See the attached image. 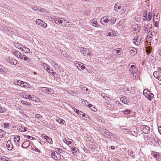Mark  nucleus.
Returning a JSON list of instances; mask_svg holds the SVG:
<instances>
[{
  "label": "nucleus",
  "instance_id": "nucleus-1",
  "mask_svg": "<svg viewBox=\"0 0 161 161\" xmlns=\"http://www.w3.org/2000/svg\"><path fill=\"white\" fill-rule=\"evenodd\" d=\"M129 71L131 73L133 77H136L138 76V68L135 65H131L129 69Z\"/></svg>",
  "mask_w": 161,
  "mask_h": 161
},
{
  "label": "nucleus",
  "instance_id": "nucleus-2",
  "mask_svg": "<svg viewBox=\"0 0 161 161\" xmlns=\"http://www.w3.org/2000/svg\"><path fill=\"white\" fill-rule=\"evenodd\" d=\"M51 155L52 157L56 160H59L61 158L60 154L56 151L52 152Z\"/></svg>",
  "mask_w": 161,
  "mask_h": 161
},
{
  "label": "nucleus",
  "instance_id": "nucleus-3",
  "mask_svg": "<svg viewBox=\"0 0 161 161\" xmlns=\"http://www.w3.org/2000/svg\"><path fill=\"white\" fill-rule=\"evenodd\" d=\"M41 90L43 92L47 93L49 94H53L54 92L53 89L49 88L42 87Z\"/></svg>",
  "mask_w": 161,
  "mask_h": 161
},
{
  "label": "nucleus",
  "instance_id": "nucleus-4",
  "mask_svg": "<svg viewBox=\"0 0 161 161\" xmlns=\"http://www.w3.org/2000/svg\"><path fill=\"white\" fill-rule=\"evenodd\" d=\"M108 18L109 16H107L102 17L100 19L101 24L103 25H106V24L109 22Z\"/></svg>",
  "mask_w": 161,
  "mask_h": 161
},
{
  "label": "nucleus",
  "instance_id": "nucleus-5",
  "mask_svg": "<svg viewBox=\"0 0 161 161\" xmlns=\"http://www.w3.org/2000/svg\"><path fill=\"white\" fill-rule=\"evenodd\" d=\"M141 40L140 37L136 36L134 38L133 40V42L136 45L138 46L140 45Z\"/></svg>",
  "mask_w": 161,
  "mask_h": 161
},
{
  "label": "nucleus",
  "instance_id": "nucleus-6",
  "mask_svg": "<svg viewBox=\"0 0 161 161\" xmlns=\"http://www.w3.org/2000/svg\"><path fill=\"white\" fill-rule=\"evenodd\" d=\"M143 132L145 134H147L150 132V128L147 125H143L142 126Z\"/></svg>",
  "mask_w": 161,
  "mask_h": 161
},
{
  "label": "nucleus",
  "instance_id": "nucleus-7",
  "mask_svg": "<svg viewBox=\"0 0 161 161\" xmlns=\"http://www.w3.org/2000/svg\"><path fill=\"white\" fill-rule=\"evenodd\" d=\"M20 137L18 135L15 136L14 138V142L17 146H19Z\"/></svg>",
  "mask_w": 161,
  "mask_h": 161
},
{
  "label": "nucleus",
  "instance_id": "nucleus-8",
  "mask_svg": "<svg viewBox=\"0 0 161 161\" xmlns=\"http://www.w3.org/2000/svg\"><path fill=\"white\" fill-rule=\"evenodd\" d=\"M6 146L9 150H12L13 148V146L10 140H8L7 142Z\"/></svg>",
  "mask_w": 161,
  "mask_h": 161
},
{
  "label": "nucleus",
  "instance_id": "nucleus-9",
  "mask_svg": "<svg viewBox=\"0 0 161 161\" xmlns=\"http://www.w3.org/2000/svg\"><path fill=\"white\" fill-rule=\"evenodd\" d=\"M41 65L47 72H49L51 70L49 68V65L46 63H42Z\"/></svg>",
  "mask_w": 161,
  "mask_h": 161
},
{
  "label": "nucleus",
  "instance_id": "nucleus-10",
  "mask_svg": "<svg viewBox=\"0 0 161 161\" xmlns=\"http://www.w3.org/2000/svg\"><path fill=\"white\" fill-rule=\"evenodd\" d=\"M15 55L18 58L20 59H23V55H22L18 51H16L15 52Z\"/></svg>",
  "mask_w": 161,
  "mask_h": 161
},
{
  "label": "nucleus",
  "instance_id": "nucleus-11",
  "mask_svg": "<svg viewBox=\"0 0 161 161\" xmlns=\"http://www.w3.org/2000/svg\"><path fill=\"white\" fill-rule=\"evenodd\" d=\"M60 19H62L64 21V24L65 27H68L70 25L71 23L64 19V18H61Z\"/></svg>",
  "mask_w": 161,
  "mask_h": 161
},
{
  "label": "nucleus",
  "instance_id": "nucleus-12",
  "mask_svg": "<svg viewBox=\"0 0 161 161\" xmlns=\"http://www.w3.org/2000/svg\"><path fill=\"white\" fill-rule=\"evenodd\" d=\"M8 62L9 64L14 65L16 64L18 62L15 59L13 58H10Z\"/></svg>",
  "mask_w": 161,
  "mask_h": 161
},
{
  "label": "nucleus",
  "instance_id": "nucleus-13",
  "mask_svg": "<svg viewBox=\"0 0 161 161\" xmlns=\"http://www.w3.org/2000/svg\"><path fill=\"white\" fill-rule=\"evenodd\" d=\"M130 53L132 56H134L136 54L137 50L135 48L132 47V49L130 50Z\"/></svg>",
  "mask_w": 161,
  "mask_h": 161
},
{
  "label": "nucleus",
  "instance_id": "nucleus-14",
  "mask_svg": "<svg viewBox=\"0 0 161 161\" xmlns=\"http://www.w3.org/2000/svg\"><path fill=\"white\" fill-rule=\"evenodd\" d=\"M121 7L120 5H119L118 4H116L115 5V6L114 8V10L117 12L119 11L120 9H121Z\"/></svg>",
  "mask_w": 161,
  "mask_h": 161
},
{
  "label": "nucleus",
  "instance_id": "nucleus-15",
  "mask_svg": "<svg viewBox=\"0 0 161 161\" xmlns=\"http://www.w3.org/2000/svg\"><path fill=\"white\" fill-rule=\"evenodd\" d=\"M22 81L20 80H15L14 81V83L19 86H21Z\"/></svg>",
  "mask_w": 161,
  "mask_h": 161
},
{
  "label": "nucleus",
  "instance_id": "nucleus-16",
  "mask_svg": "<svg viewBox=\"0 0 161 161\" xmlns=\"http://www.w3.org/2000/svg\"><path fill=\"white\" fill-rule=\"evenodd\" d=\"M56 120L58 122L59 124H64L65 123V121L59 118H57L56 119Z\"/></svg>",
  "mask_w": 161,
  "mask_h": 161
},
{
  "label": "nucleus",
  "instance_id": "nucleus-17",
  "mask_svg": "<svg viewBox=\"0 0 161 161\" xmlns=\"http://www.w3.org/2000/svg\"><path fill=\"white\" fill-rule=\"evenodd\" d=\"M31 100L36 102H39L40 101V99L39 98H37L34 95L32 96V97Z\"/></svg>",
  "mask_w": 161,
  "mask_h": 161
},
{
  "label": "nucleus",
  "instance_id": "nucleus-18",
  "mask_svg": "<svg viewBox=\"0 0 161 161\" xmlns=\"http://www.w3.org/2000/svg\"><path fill=\"white\" fill-rule=\"evenodd\" d=\"M21 86L26 88L30 87V85L28 83L22 81Z\"/></svg>",
  "mask_w": 161,
  "mask_h": 161
},
{
  "label": "nucleus",
  "instance_id": "nucleus-19",
  "mask_svg": "<svg viewBox=\"0 0 161 161\" xmlns=\"http://www.w3.org/2000/svg\"><path fill=\"white\" fill-rule=\"evenodd\" d=\"M23 59H24V60L25 61H26L27 62V63H30L31 62V60L30 59V58L25 55H23V57L22 58Z\"/></svg>",
  "mask_w": 161,
  "mask_h": 161
},
{
  "label": "nucleus",
  "instance_id": "nucleus-20",
  "mask_svg": "<svg viewBox=\"0 0 161 161\" xmlns=\"http://www.w3.org/2000/svg\"><path fill=\"white\" fill-rule=\"evenodd\" d=\"M26 129V128L24 126H19L18 127V130L20 132H25Z\"/></svg>",
  "mask_w": 161,
  "mask_h": 161
},
{
  "label": "nucleus",
  "instance_id": "nucleus-21",
  "mask_svg": "<svg viewBox=\"0 0 161 161\" xmlns=\"http://www.w3.org/2000/svg\"><path fill=\"white\" fill-rule=\"evenodd\" d=\"M50 63L51 64H52V65H53L54 66L55 69H58V65L55 62L52 61L51 62L50 61Z\"/></svg>",
  "mask_w": 161,
  "mask_h": 161
},
{
  "label": "nucleus",
  "instance_id": "nucleus-22",
  "mask_svg": "<svg viewBox=\"0 0 161 161\" xmlns=\"http://www.w3.org/2000/svg\"><path fill=\"white\" fill-rule=\"evenodd\" d=\"M51 19L52 21L54 22L56 24H57V20H58V17L55 16H52L51 17Z\"/></svg>",
  "mask_w": 161,
  "mask_h": 161
},
{
  "label": "nucleus",
  "instance_id": "nucleus-23",
  "mask_svg": "<svg viewBox=\"0 0 161 161\" xmlns=\"http://www.w3.org/2000/svg\"><path fill=\"white\" fill-rule=\"evenodd\" d=\"M123 113L124 115H128L130 114L131 112V111L128 109H126L125 110L123 111Z\"/></svg>",
  "mask_w": 161,
  "mask_h": 161
},
{
  "label": "nucleus",
  "instance_id": "nucleus-24",
  "mask_svg": "<svg viewBox=\"0 0 161 161\" xmlns=\"http://www.w3.org/2000/svg\"><path fill=\"white\" fill-rule=\"evenodd\" d=\"M153 97L154 95L153 94L151 93V94H148L146 97H147V99L149 100L150 101H151V100H152Z\"/></svg>",
  "mask_w": 161,
  "mask_h": 161
},
{
  "label": "nucleus",
  "instance_id": "nucleus-25",
  "mask_svg": "<svg viewBox=\"0 0 161 161\" xmlns=\"http://www.w3.org/2000/svg\"><path fill=\"white\" fill-rule=\"evenodd\" d=\"M36 23L38 25L42 26V23H43V21H42L41 19H38L36 20Z\"/></svg>",
  "mask_w": 161,
  "mask_h": 161
},
{
  "label": "nucleus",
  "instance_id": "nucleus-26",
  "mask_svg": "<svg viewBox=\"0 0 161 161\" xmlns=\"http://www.w3.org/2000/svg\"><path fill=\"white\" fill-rule=\"evenodd\" d=\"M143 93L145 97H146L147 96V95L148 94H151L150 92L148 91L146 89H145L144 90Z\"/></svg>",
  "mask_w": 161,
  "mask_h": 161
},
{
  "label": "nucleus",
  "instance_id": "nucleus-27",
  "mask_svg": "<svg viewBox=\"0 0 161 161\" xmlns=\"http://www.w3.org/2000/svg\"><path fill=\"white\" fill-rule=\"evenodd\" d=\"M116 20V19L114 17H113L111 18L109 21L111 24L113 25L115 22Z\"/></svg>",
  "mask_w": 161,
  "mask_h": 161
},
{
  "label": "nucleus",
  "instance_id": "nucleus-28",
  "mask_svg": "<svg viewBox=\"0 0 161 161\" xmlns=\"http://www.w3.org/2000/svg\"><path fill=\"white\" fill-rule=\"evenodd\" d=\"M122 131H123L125 134H129L130 132V131L129 129H126L125 128L121 129Z\"/></svg>",
  "mask_w": 161,
  "mask_h": 161
},
{
  "label": "nucleus",
  "instance_id": "nucleus-29",
  "mask_svg": "<svg viewBox=\"0 0 161 161\" xmlns=\"http://www.w3.org/2000/svg\"><path fill=\"white\" fill-rule=\"evenodd\" d=\"M5 132L2 130L0 129V138H2L5 136Z\"/></svg>",
  "mask_w": 161,
  "mask_h": 161
},
{
  "label": "nucleus",
  "instance_id": "nucleus-30",
  "mask_svg": "<svg viewBox=\"0 0 161 161\" xmlns=\"http://www.w3.org/2000/svg\"><path fill=\"white\" fill-rule=\"evenodd\" d=\"M135 27L134 28V31L136 32H138L140 29V26L138 25H135Z\"/></svg>",
  "mask_w": 161,
  "mask_h": 161
},
{
  "label": "nucleus",
  "instance_id": "nucleus-31",
  "mask_svg": "<svg viewBox=\"0 0 161 161\" xmlns=\"http://www.w3.org/2000/svg\"><path fill=\"white\" fill-rule=\"evenodd\" d=\"M3 126L5 128H8L10 127L11 125L10 123H4Z\"/></svg>",
  "mask_w": 161,
  "mask_h": 161
},
{
  "label": "nucleus",
  "instance_id": "nucleus-32",
  "mask_svg": "<svg viewBox=\"0 0 161 161\" xmlns=\"http://www.w3.org/2000/svg\"><path fill=\"white\" fill-rule=\"evenodd\" d=\"M120 100L122 101L123 103L125 104H126V103L127 102L126 98L124 97H121L120 99Z\"/></svg>",
  "mask_w": 161,
  "mask_h": 161
},
{
  "label": "nucleus",
  "instance_id": "nucleus-33",
  "mask_svg": "<svg viewBox=\"0 0 161 161\" xmlns=\"http://www.w3.org/2000/svg\"><path fill=\"white\" fill-rule=\"evenodd\" d=\"M154 76L156 79L159 75V73L157 71H154L153 73Z\"/></svg>",
  "mask_w": 161,
  "mask_h": 161
},
{
  "label": "nucleus",
  "instance_id": "nucleus-34",
  "mask_svg": "<svg viewBox=\"0 0 161 161\" xmlns=\"http://www.w3.org/2000/svg\"><path fill=\"white\" fill-rule=\"evenodd\" d=\"M21 103L22 104L24 105H27L28 106H30L31 105V104L30 103H29L26 102L24 101L23 100H22L21 101Z\"/></svg>",
  "mask_w": 161,
  "mask_h": 161
},
{
  "label": "nucleus",
  "instance_id": "nucleus-35",
  "mask_svg": "<svg viewBox=\"0 0 161 161\" xmlns=\"http://www.w3.org/2000/svg\"><path fill=\"white\" fill-rule=\"evenodd\" d=\"M77 114L80 117H83L85 116V114L82 112L81 111H79V112L77 113Z\"/></svg>",
  "mask_w": 161,
  "mask_h": 161
},
{
  "label": "nucleus",
  "instance_id": "nucleus-36",
  "mask_svg": "<svg viewBox=\"0 0 161 161\" xmlns=\"http://www.w3.org/2000/svg\"><path fill=\"white\" fill-rule=\"evenodd\" d=\"M4 69V67L0 64V72L3 74L5 73Z\"/></svg>",
  "mask_w": 161,
  "mask_h": 161
},
{
  "label": "nucleus",
  "instance_id": "nucleus-37",
  "mask_svg": "<svg viewBox=\"0 0 161 161\" xmlns=\"http://www.w3.org/2000/svg\"><path fill=\"white\" fill-rule=\"evenodd\" d=\"M32 97V96L31 95L26 94L25 95V98L27 99H29L31 100Z\"/></svg>",
  "mask_w": 161,
  "mask_h": 161
},
{
  "label": "nucleus",
  "instance_id": "nucleus-38",
  "mask_svg": "<svg viewBox=\"0 0 161 161\" xmlns=\"http://www.w3.org/2000/svg\"><path fill=\"white\" fill-rule=\"evenodd\" d=\"M47 142L49 143L53 144V141L52 139L48 137L47 139H46Z\"/></svg>",
  "mask_w": 161,
  "mask_h": 161
},
{
  "label": "nucleus",
  "instance_id": "nucleus-39",
  "mask_svg": "<svg viewBox=\"0 0 161 161\" xmlns=\"http://www.w3.org/2000/svg\"><path fill=\"white\" fill-rule=\"evenodd\" d=\"M81 103L84 105H86V106H87L88 105V104L89 103L86 100H83L82 101Z\"/></svg>",
  "mask_w": 161,
  "mask_h": 161
},
{
  "label": "nucleus",
  "instance_id": "nucleus-40",
  "mask_svg": "<svg viewBox=\"0 0 161 161\" xmlns=\"http://www.w3.org/2000/svg\"><path fill=\"white\" fill-rule=\"evenodd\" d=\"M111 31L112 32H109L108 33L107 35L109 36H114V33L113 30H111Z\"/></svg>",
  "mask_w": 161,
  "mask_h": 161
},
{
  "label": "nucleus",
  "instance_id": "nucleus-41",
  "mask_svg": "<svg viewBox=\"0 0 161 161\" xmlns=\"http://www.w3.org/2000/svg\"><path fill=\"white\" fill-rule=\"evenodd\" d=\"M78 150V149H76V148L74 147H73L71 148V151L73 153H74V152H76Z\"/></svg>",
  "mask_w": 161,
  "mask_h": 161
},
{
  "label": "nucleus",
  "instance_id": "nucleus-42",
  "mask_svg": "<svg viewBox=\"0 0 161 161\" xmlns=\"http://www.w3.org/2000/svg\"><path fill=\"white\" fill-rule=\"evenodd\" d=\"M31 149L32 150L39 153L40 150L37 148L35 147H32Z\"/></svg>",
  "mask_w": 161,
  "mask_h": 161
},
{
  "label": "nucleus",
  "instance_id": "nucleus-43",
  "mask_svg": "<svg viewBox=\"0 0 161 161\" xmlns=\"http://www.w3.org/2000/svg\"><path fill=\"white\" fill-rule=\"evenodd\" d=\"M42 117V116L39 114H36L35 115V118L37 119H41Z\"/></svg>",
  "mask_w": 161,
  "mask_h": 161
},
{
  "label": "nucleus",
  "instance_id": "nucleus-44",
  "mask_svg": "<svg viewBox=\"0 0 161 161\" xmlns=\"http://www.w3.org/2000/svg\"><path fill=\"white\" fill-rule=\"evenodd\" d=\"M93 20L94 19L92 20V21H93L92 23V25L96 27L98 25L97 23V21H95V20Z\"/></svg>",
  "mask_w": 161,
  "mask_h": 161
},
{
  "label": "nucleus",
  "instance_id": "nucleus-45",
  "mask_svg": "<svg viewBox=\"0 0 161 161\" xmlns=\"http://www.w3.org/2000/svg\"><path fill=\"white\" fill-rule=\"evenodd\" d=\"M152 13H151L149 12L148 15V19L147 20L148 21H150L151 19V17H152Z\"/></svg>",
  "mask_w": 161,
  "mask_h": 161
},
{
  "label": "nucleus",
  "instance_id": "nucleus-46",
  "mask_svg": "<svg viewBox=\"0 0 161 161\" xmlns=\"http://www.w3.org/2000/svg\"><path fill=\"white\" fill-rule=\"evenodd\" d=\"M86 48H83L82 50H81V53L84 55H85L86 54Z\"/></svg>",
  "mask_w": 161,
  "mask_h": 161
},
{
  "label": "nucleus",
  "instance_id": "nucleus-47",
  "mask_svg": "<svg viewBox=\"0 0 161 161\" xmlns=\"http://www.w3.org/2000/svg\"><path fill=\"white\" fill-rule=\"evenodd\" d=\"M159 154V153H158L154 152L153 153L152 155L154 157L156 158Z\"/></svg>",
  "mask_w": 161,
  "mask_h": 161
},
{
  "label": "nucleus",
  "instance_id": "nucleus-48",
  "mask_svg": "<svg viewBox=\"0 0 161 161\" xmlns=\"http://www.w3.org/2000/svg\"><path fill=\"white\" fill-rule=\"evenodd\" d=\"M25 136V137L26 138H27L28 139H30V140H33L35 139L32 136H29L26 135V136Z\"/></svg>",
  "mask_w": 161,
  "mask_h": 161
},
{
  "label": "nucleus",
  "instance_id": "nucleus-49",
  "mask_svg": "<svg viewBox=\"0 0 161 161\" xmlns=\"http://www.w3.org/2000/svg\"><path fill=\"white\" fill-rule=\"evenodd\" d=\"M24 48L26 53H30V50L28 48L24 47Z\"/></svg>",
  "mask_w": 161,
  "mask_h": 161
},
{
  "label": "nucleus",
  "instance_id": "nucleus-50",
  "mask_svg": "<svg viewBox=\"0 0 161 161\" xmlns=\"http://www.w3.org/2000/svg\"><path fill=\"white\" fill-rule=\"evenodd\" d=\"M77 67H80V68L82 69H84L85 68V67L84 65H82L80 64H78V66H77Z\"/></svg>",
  "mask_w": 161,
  "mask_h": 161
},
{
  "label": "nucleus",
  "instance_id": "nucleus-51",
  "mask_svg": "<svg viewBox=\"0 0 161 161\" xmlns=\"http://www.w3.org/2000/svg\"><path fill=\"white\" fill-rule=\"evenodd\" d=\"M39 8L37 6L32 7V9L35 11L38 10Z\"/></svg>",
  "mask_w": 161,
  "mask_h": 161
},
{
  "label": "nucleus",
  "instance_id": "nucleus-52",
  "mask_svg": "<svg viewBox=\"0 0 161 161\" xmlns=\"http://www.w3.org/2000/svg\"><path fill=\"white\" fill-rule=\"evenodd\" d=\"M53 70L52 69L49 72H47L50 74L52 75H54L55 74V72L53 71Z\"/></svg>",
  "mask_w": 161,
  "mask_h": 161
},
{
  "label": "nucleus",
  "instance_id": "nucleus-53",
  "mask_svg": "<svg viewBox=\"0 0 161 161\" xmlns=\"http://www.w3.org/2000/svg\"><path fill=\"white\" fill-rule=\"evenodd\" d=\"M28 143V142H24L21 146L23 148H27V147H24V146L25 145V144Z\"/></svg>",
  "mask_w": 161,
  "mask_h": 161
},
{
  "label": "nucleus",
  "instance_id": "nucleus-54",
  "mask_svg": "<svg viewBox=\"0 0 161 161\" xmlns=\"http://www.w3.org/2000/svg\"><path fill=\"white\" fill-rule=\"evenodd\" d=\"M61 18H58V23L60 24H62L63 23V21L62 19H60Z\"/></svg>",
  "mask_w": 161,
  "mask_h": 161
},
{
  "label": "nucleus",
  "instance_id": "nucleus-55",
  "mask_svg": "<svg viewBox=\"0 0 161 161\" xmlns=\"http://www.w3.org/2000/svg\"><path fill=\"white\" fill-rule=\"evenodd\" d=\"M91 109L94 112H96L97 110V109L94 106H92V107L91 108Z\"/></svg>",
  "mask_w": 161,
  "mask_h": 161
},
{
  "label": "nucleus",
  "instance_id": "nucleus-56",
  "mask_svg": "<svg viewBox=\"0 0 161 161\" xmlns=\"http://www.w3.org/2000/svg\"><path fill=\"white\" fill-rule=\"evenodd\" d=\"M79 87L81 90H84V89L85 88V87L83 85H80Z\"/></svg>",
  "mask_w": 161,
  "mask_h": 161
},
{
  "label": "nucleus",
  "instance_id": "nucleus-57",
  "mask_svg": "<svg viewBox=\"0 0 161 161\" xmlns=\"http://www.w3.org/2000/svg\"><path fill=\"white\" fill-rule=\"evenodd\" d=\"M103 98L105 100H107V101H108L110 99L109 97H107V96H105L103 97Z\"/></svg>",
  "mask_w": 161,
  "mask_h": 161
},
{
  "label": "nucleus",
  "instance_id": "nucleus-58",
  "mask_svg": "<svg viewBox=\"0 0 161 161\" xmlns=\"http://www.w3.org/2000/svg\"><path fill=\"white\" fill-rule=\"evenodd\" d=\"M73 110L75 112V113L77 114L79 112V110L76 109L75 107L72 108Z\"/></svg>",
  "mask_w": 161,
  "mask_h": 161
},
{
  "label": "nucleus",
  "instance_id": "nucleus-59",
  "mask_svg": "<svg viewBox=\"0 0 161 161\" xmlns=\"http://www.w3.org/2000/svg\"><path fill=\"white\" fill-rule=\"evenodd\" d=\"M42 136L43 138L46 139V140L47 139V138L49 137L48 136H47L46 135L43 134L42 135Z\"/></svg>",
  "mask_w": 161,
  "mask_h": 161
},
{
  "label": "nucleus",
  "instance_id": "nucleus-60",
  "mask_svg": "<svg viewBox=\"0 0 161 161\" xmlns=\"http://www.w3.org/2000/svg\"><path fill=\"white\" fill-rule=\"evenodd\" d=\"M158 130L159 132L161 134V126H160L158 127Z\"/></svg>",
  "mask_w": 161,
  "mask_h": 161
},
{
  "label": "nucleus",
  "instance_id": "nucleus-61",
  "mask_svg": "<svg viewBox=\"0 0 161 161\" xmlns=\"http://www.w3.org/2000/svg\"><path fill=\"white\" fill-rule=\"evenodd\" d=\"M154 25L156 27H157L158 25V23L157 21L155 22L154 24Z\"/></svg>",
  "mask_w": 161,
  "mask_h": 161
},
{
  "label": "nucleus",
  "instance_id": "nucleus-62",
  "mask_svg": "<svg viewBox=\"0 0 161 161\" xmlns=\"http://www.w3.org/2000/svg\"><path fill=\"white\" fill-rule=\"evenodd\" d=\"M42 26L44 27V28H46L47 27V24L46 23H44L43 22V23H42Z\"/></svg>",
  "mask_w": 161,
  "mask_h": 161
},
{
  "label": "nucleus",
  "instance_id": "nucleus-63",
  "mask_svg": "<svg viewBox=\"0 0 161 161\" xmlns=\"http://www.w3.org/2000/svg\"><path fill=\"white\" fill-rule=\"evenodd\" d=\"M116 53L117 54H121V52L120 50H116Z\"/></svg>",
  "mask_w": 161,
  "mask_h": 161
},
{
  "label": "nucleus",
  "instance_id": "nucleus-64",
  "mask_svg": "<svg viewBox=\"0 0 161 161\" xmlns=\"http://www.w3.org/2000/svg\"><path fill=\"white\" fill-rule=\"evenodd\" d=\"M157 79H158L159 80H160L161 81V76L159 75L157 78Z\"/></svg>",
  "mask_w": 161,
  "mask_h": 161
}]
</instances>
